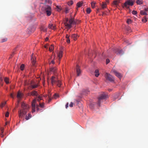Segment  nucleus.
<instances>
[{
  "label": "nucleus",
  "instance_id": "1",
  "mask_svg": "<svg viewBox=\"0 0 148 148\" xmlns=\"http://www.w3.org/2000/svg\"><path fill=\"white\" fill-rule=\"evenodd\" d=\"M21 109L18 111V116L20 118H22L24 115L26 114L29 108V106L24 102L21 104Z\"/></svg>",
  "mask_w": 148,
  "mask_h": 148
},
{
  "label": "nucleus",
  "instance_id": "2",
  "mask_svg": "<svg viewBox=\"0 0 148 148\" xmlns=\"http://www.w3.org/2000/svg\"><path fill=\"white\" fill-rule=\"evenodd\" d=\"M42 12L46 14L48 16H50L51 13V9L50 6L46 5L43 6L41 9Z\"/></svg>",
  "mask_w": 148,
  "mask_h": 148
},
{
  "label": "nucleus",
  "instance_id": "3",
  "mask_svg": "<svg viewBox=\"0 0 148 148\" xmlns=\"http://www.w3.org/2000/svg\"><path fill=\"white\" fill-rule=\"evenodd\" d=\"M74 20L71 18L68 20V18H66L65 19V21L64 22L65 25L69 29H70L72 27V24H76Z\"/></svg>",
  "mask_w": 148,
  "mask_h": 148
},
{
  "label": "nucleus",
  "instance_id": "4",
  "mask_svg": "<svg viewBox=\"0 0 148 148\" xmlns=\"http://www.w3.org/2000/svg\"><path fill=\"white\" fill-rule=\"evenodd\" d=\"M108 97L107 95L103 93L100 96L98 97V105L100 106L101 100L103 99H105Z\"/></svg>",
  "mask_w": 148,
  "mask_h": 148
},
{
  "label": "nucleus",
  "instance_id": "5",
  "mask_svg": "<svg viewBox=\"0 0 148 148\" xmlns=\"http://www.w3.org/2000/svg\"><path fill=\"white\" fill-rule=\"evenodd\" d=\"M105 76L107 79L109 80L110 82H114V77L110 74L106 73L105 74Z\"/></svg>",
  "mask_w": 148,
  "mask_h": 148
},
{
  "label": "nucleus",
  "instance_id": "6",
  "mask_svg": "<svg viewBox=\"0 0 148 148\" xmlns=\"http://www.w3.org/2000/svg\"><path fill=\"white\" fill-rule=\"evenodd\" d=\"M134 2L132 0H128L124 4V6L126 8H128L129 7L127 6V5L132 6L134 4Z\"/></svg>",
  "mask_w": 148,
  "mask_h": 148
},
{
  "label": "nucleus",
  "instance_id": "7",
  "mask_svg": "<svg viewBox=\"0 0 148 148\" xmlns=\"http://www.w3.org/2000/svg\"><path fill=\"white\" fill-rule=\"evenodd\" d=\"M111 72L114 73L115 75L119 78H121L122 77L121 74L118 72L115 69H112Z\"/></svg>",
  "mask_w": 148,
  "mask_h": 148
},
{
  "label": "nucleus",
  "instance_id": "8",
  "mask_svg": "<svg viewBox=\"0 0 148 148\" xmlns=\"http://www.w3.org/2000/svg\"><path fill=\"white\" fill-rule=\"evenodd\" d=\"M51 80L52 83L56 82H58V83H60L61 82L60 80L58 79L57 76H52Z\"/></svg>",
  "mask_w": 148,
  "mask_h": 148
},
{
  "label": "nucleus",
  "instance_id": "9",
  "mask_svg": "<svg viewBox=\"0 0 148 148\" xmlns=\"http://www.w3.org/2000/svg\"><path fill=\"white\" fill-rule=\"evenodd\" d=\"M115 52L118 55H122L124 53L122 49L118 48H116L115 50Z\"/></svg>",
  "mask_w": 148,
  "mask_h": 148
},
{
  "label": "nucleus",
  "instance_id": "10",
  "mask_svg": "<svg viewBox=\"0 0 148 148\" xmlns=\"http://www.w3.org/2000/svg\"><path fill=\"white\" fill-rule=\"evenodd\" d=\"M76 69L77 76H79L81 73L82 71L79 69V67L78 65H77Z\"/></svg>",
  "mask_w": 148,
  "mask_h": 148
},
{
  "label": "nucleus",
  "instance_id": "11",
  "mask_svg": "<svg viewBox=\"0 0 148 148\" xmlns=\"http://www.w3.org/2000/svg\"><path fill=\"white\" fill-rule=\"evenodd\" d=\"M36 59L35 57L34 56L33 54H32L31 56V60L32 61V64L34 66H35V64L36 63V61L35 60Z\"/></svg>",
  "mask_w": 148,
  "mask_h": 148
},
{
  "label": "nucleus",
  "instance_id": "12",
  "mask_svg": "<svg viewBox=\"0 0 148 148\" xmlns=\"http://www.w3.org/2000/svg\"><path fill=\"white\" fill-rule=\"evenodd\" d=\"M120 3L119 0H114L112 2V5L115 7H117L119 5V3Z\"/></svg>",
  "mask_w": 148,
  "mask_h": 148
},
{
  "label": "nucleus",
  "instance_id": "13",
  "mask_svg": "<svg viewBox=\"0 0 148 148\" xmlns=\"http://www.w3.org/2000/svg\"><path fill=\"white\" fill-rule=\"evenodd\" d=\"M36 103V99H34L32 102V107L33 112H35V103Z\"/></svg>",
  "mask_w": 148,
  "mask_h": 148
},
{
  "label": "nucleus",
  "instance_id": "14",
  "mask_svg": "<svg viewBox=\"0 0 148 148\" xmlns=\"http://www.w3.org/2000/svg\"><path fill=\"white\" fill-rule=\"evenodd\" d=\"M30 95L34 96H37L38 95V93L37 91H33L30 93Z\"/></svg>",
  "mask_w": 148,
  "mask_h": 148
},
{
  "label": "nucleus",
  "instance_id": "15",
  "mask_svg": "<svg viewBox=\"0 0 148 148\" xmlns=\"http://www.w3.org/2000/svg\"><path fill=\"white\" fill-rule=\"evenodd\" d=\"M4 81L6 83H9L11 82L10 79L7 77H5L4 78Z\"/></svg>",
  "mask_w": 148,
  "mask_h": 148
},
{
  "label": "nucleus",
  "instance_id": "16",
  "mask_svg": "<svg viewBox=\"0 0 148 148\" xmlns=\"http://www.w3.org/2000/svg\"><path fill=\"white\" fill-rule=\"evenodd\" d=\"M78 37V35L75 34H73L71 36V37L74 40H76Z\"/></svg>",
  "mask_w": 148,
  "mask_h": 148
},
{
  "label": "nucleus",
  "instance_id": "17",
  "mask_svg": "<svg viewBox=\"0 0 148 148\" xmlns=\"http://www.w3.org/2000/svg\"><path fill=\"white\" fill-rule=\"evenodd\" d=\"M58 57L60 59L62 56V51H60L58 54Z\"/></svg>",
  "mask_w": 148,
  "mask_h": 148
},
{
  "label": "nucleus",
  "instance_id": "18",
  "mask_svg": "<svg viewBox=\"0 0 148 148\" xmlns=\"http://www.w3.org/2000/svg\"><path fill=\"white\" fill-rule=\"evenodd\" d=\"M38 86L37 85H32L29 86L28 88L29 89L32 90V89L34 88H36Z\"/></svg>",
  "mask_w": 148,
  "mask_h": 148
},
{
  "label": "nucleus",
  "instance_id": "19",
  "mask_svg": "<svg viewBox=\"0 0 148 148\" xmlns=\"http://www.w3.org/2000/svg\"><path fill=\"white\" fill-rule=\"evenodd\" d=\"M101 6L102 9H104L106 7L107 4L105 2H102L101 5Z\"/></svg>",
  "mask_w": 148,
  "mask_h": 148
},
{
  "label": "nucleus",
  "instance_id": "20",
  "mask_svg": "<svg viewBox=\"0 0 148 148\" xmlns=\"http://www.w3.org/2000/svg\"><path fill=\"white\" fill-rule=\"evenodd\" d=\"M49 27L52 29H56V27L55 26L53 25V24H49Z\"/></svg>",
  "mask_w": 148,
  "mask_h": 148
},
{
  "label": "nucleus",
  "instance_id": "21",
  "mask_svg": "<svg viewBox=\"0 0 148 148\" xmlns=\"http://www.w3.org/2000/svg\"><path fill=\"white\" fill-rule=\"evenodd\" d=\"M95 75L96 77H98L99 75V71L98 69H96L95 72Z\"/></svg>",
  "mask_w": 148,
  "mask_h": 148
},
{
  "label": "nucleus",
  "instance_id": "22",
  "mask_svg": "<svg viewBox=\"0 0 148 148\" xmlns=\"http://www.w3.org/2000/svg\"><path fill=\"white\" fill-rule=\"evenodd\" d=\"M83 2H79L77 3V6L78 8L81 7L82 5Z\"/></svg>",
  "mask_w": 148,
  "mask_h": 148
},
{
  "label": "nucleus",
  "instance_id": "23",
  "mask_svg": "<svg viewBox=\"0 0 148 148\" xmlns=\"http://www.w3.org/2000/svg\"><path fill=\"white\" fill-rule=\"evenodd\" d=\"M22 96L21 93L20 92H18L17 94V97L18 98H21Z\"/></svg>",
  "mask_w": 148,
  "mask_h": 148
},
{
  "label": "nucleus",
  "instance_id": "24",
  "mask_svg": "<svg viewBox=\"0 0 148 148\" xmlns=\"http://www.w3.org/2000/svg\"><path fill=\"white\" fill-rule=\"evenodd\" d=\"M56 9L58 12L60 11L62 9L61 7L60 6L57 5L56 6Z\"/></svg>",
  "mask_w": 148,
  "mask_h": 148
},
{
  "label": "nucleus",
  "instance_id": "25",
  "mask_svg": "<svg viewBox=\"0 0 148 148\" xmlns=\"http://www.w3.org/2000/svg\"><path fill=\"white\" fill-rule=\"evenodd\" d=\"M54 47L53 45H51V46H50L49 48V50L51 52L52 51L53 49H54Z\"/></svg>",
  "mask_w": 148,
  "mask_h": 148
},
{
  "label": "nucleus",
  "instance_id": "26",
  "mask_svg": "<svg viewBox=\"0 0 148 148\" xmlns=\"http://www.w3.org/2000/svg\"><path fill=\"white\" fill-rule=\"evenodd\" d=\"M141 15H147V13L144 10H141L140 12Z\"/></svg>",
  "mask_w": 148,
  "mask_h": 148
},
{
  "label": "nucleus",
  "instance_id": "27",
  "mask_svg": "<svg viewBox=\"0 0 148 148\" xmlns=\"http://www.w3.org/2000/svg\"><path fill=\"white\" fill-rule=\"evenodd\" d=\"M50 70L51 71L53 72L54 73H55L56 72V68L54 67L51 68Z\"/></svg>",
  "mask_w": 148,
  "mask_h": 148
},
{
  "label": "nucleus",
  "instance_id": "28",
  "mask_svg": "<svg viewBox=\"0 0 148 148\" xmlns=\"http://www.w3.org/2000/svg\"><path fill=\"white\" fill-rule=\"evenodd\" d=\"M142 21L143 22L145 23L147 21V18H146V16H144L142 19Z\"/></svg>",
  "mask_w": 148,
  "mask_h": 148
},
{
  "label": "nucleus",
  "instance_id": "29",
  "mask_svg": "<svg viewBox=\"0 0 148 148\" xmlns=\"http://www.w3.org/2000/svg\"><path fill=\"white\" fill-rule=\"evenodd\" d=\"M136 3L137 4L139 5L141 4H142V1L140 0H137L136 1Z\"/></svg>",
  "mask_w": 148,
  "mask_h": 148
},
{
  "label": "nucleus",
  "instance_id": "30",
  "mask_svg": "<svg viewBox=\"0 0 148 148\" xmlns=\"http://www.w3.org/2000/svg\"><path fill=\"white\" fill-rule=\"evenodd\" d=\"M24 67H25L24 64H21V66H20L21 70V71L23 70L24 69Z\"/></svg>",
  "mask_w": 148,
  "mask_h": 148
},
{
  "label": "nucleus",
  "instance_id": "31",
  "mask_svg": "<svg viewBox=\"0 0 148 148\" xmlns=\"http://www.w3.org/2000/svg\"><path fill=\"white\" fill-rule=\"evenodd\" d=\"M42 99V97L40 96H38L36 98V100L39 101Z\"/></svg>",
  "mask_w": 148,
  "mask_h": 148
},
{
  "label": "nucleus",
  "instance_id": "32",
  "mask_svg": "<svg viewBox=\"0 0 148 148\" xmlns=\"http://www.w3.org/2000/svg\"><path fill=\"white\" fill-rule=\"evenodd\" d=\"M91 11V10L90 8H88L86 10V12L88 14H89Z\"/></svg>",
  "mask_w": 148,
  "mask_h": 148
},
{
  "label": "nucleus",
  "instance_id": "33",
  "mask_svg": "<svg viewBox=\"0 0 148 148\" xmlns=\"http://www.w3.org/2000/svg\"><path fill=\"white\" fill-rule=\"evenodd\" d=\"M6 102H5L2 103L0 105L1 107V108H3L4 106H5V105L6 104Z\"/></svg>",
  "mask_w": 148,
  "mask_h": 148
},
{
  "label": "nucleus",
  "instance_id": "34",
  "mask_svg": "<svg viewBox=\"0 0 148 148\" xmlns=\"http://www.w3.org/2000/svg\"><path fill=\"white\" fill-rule=\"evenodd\" d=\"M7 40V38H3L1 39V42H5Z\"/></svg>",
  "mask_w": 148,
  "mask_h": 148
},
{
  "label": "nucleus",
  "instance_id": "35",
  "mask_svg": "<svg viewBox=\"0 0 148 148\" xmlns=\"http://www.w3.org/2000/svg\"><path fill=\"white\" fill-rule=\"evenodd\" d=\"M132 20L130 19H128L127 20V23L128 24L131 23H132Z\"/></svg>",
  "mask_w": 148,
  "mask_h": 148
},
{
  "label": "nucleus",
  "instance_id": "36",
  "mask_svg": "<svg viewBox=\"0 0 148 148\" xmlns=\"http://www.w3.org/2000/svg\"><path fill=\"white\" fill-rule=\"evenodd\" d=\"M3 81V79L2 78V75L1 73H0V82H1Z\"/></svg>",
  "mask_w": 148,
  "mask_h": 148
},
{
  "label": "nucleus",
  "instance_id": "37",
  "mask_svg": "<svg viewBox=\"0 0 148 148\" xmlns=\"http://www.w3.org/2000/svg\"><path fill=\"white\" fill-rule=\"evenodd\" d=\"M9 113L8 112H6V113L5 116L6 117H8L9 116Z\"/></svg>",
  "mask_w": 148,
  "mask_h": 148
},
{
  "label": "nucleus",
  "instance_id": "38",
  "mask_svg": "<svg viewBox=\"0 0 148 148\" xmlns=\"http://www.w3.org/2000/svg\"><path fill=\"white\" fill-rule=\"evenodd\" d=\"M40 107L41 108H43L44 106V103H40Z\"/></svg>",
  "mask_w": 148,
  "mask_h": 148
},
{
  "label": "nucleus",
  "instance_id": "39",
  "mask_svg": "<svg viewBox=\"0 0 148 148\" xmlns=\"http://www.w3.org/2000/svg\"><path fill=\"white\" fill-rule=\"evenodd\" d=\"M95 3L94 2H92L91 3V6L92 8H94L95 5Z\"/></svg>",
  "mask_w": 148,
  "mask_h": 148
},
{
  "label": "nucleus",
  "instance_id": "40",
  "mask_svg": "<svg viewBox=\"0 0 148 148\" xmlns=\"http://www.w3.org/2000/svg\"><path fill=\"white\" fill-rule=\"evenodd\" d=\"M59 97V95H58L55 94L54 95V98L55 99H56L57 97Z\"/></svg>",
  "mask_w": 148,
  "mask_h": 148
},
{
  "label": "nucleus",
  "instance_id": "41",
  "mask_svg": "<svg viewBox=\"0 0 148 148\" xmlns=\"http://www.w3.org/2000/svg\"><path fill=\"white\" fill-rule=\"evenodd\" d=\"M49 99L48 100V102L49 103L51 101V98L49 95H48Z\"/></svg>",
  "mask_w": 148,
  "mask_h": 148
},
{
  "label": "nucleus",
  "instance_id": "42",
  "mask_svg": "<svg viewBox=\"0 0 148 148\" xmlns=\"http://www.w3.org/2000/svg\"><path fill=\"white\" fill-rule=\"evenodd\" d=\"M132 13L134 15H135L137 14V12L135 10H133L132 12Z\"/></svg>",
  "mask_w": 148,
  "mask_h": 148
},
{
  "label": "nucleus",
  "instance_id": "43",
  "mask_svg": "<svg viewBox=\"0 0 148 148\" xmlns=\"http://www.w3.org/2000/svg\"><path fill=\"white\" fill-rule=\"evenodd\" d=\"M73 103L72 102H71L70 104H69V106L71 107H73Z\"/></svg>",
  "mask_w": 148,
  "mask_h": 148
},
{
  "label": "nucleus",
  "instance_id": "44",
  "mask_svg": "<svg viewBox=\"0 0 148 148\" xmlns=\"http://www.w3.org/2000/svg\"><path fill=\"white\" fill-rule=\"evenodd\" d=\"M66 42L68 43H69L70 42V40L69 39V38H67Z\"/></svg>",
  "mask_w": 148,
  "mask_h": 148
},
{
  "label": "nucleus",
  "instance_id": "45",
  "mask_svg": "<svg viewBox=\"0 0 148 148\" xmlns=\"http://www.w3.org/2000/svg\"><path fill=\"white\" fill-rule=\"evenodd\" d=\"M110 62V60L109 59H107L106 60V63L108 64Z\"/></svg>",
  "mask_w": 148,
  "mask_h": 148
},
{
  "label": "nucleus",
  "instance_id": "46",
  "mask_svg": "<svg viewBox=\"0 0 148 148\" xmlns=\"http://www.w3.org/2000/svg\"><path fill=\"white\" fill-rule=\"evenodd\" d=\"M144 11L146 12H147V11H148V8H144Z\"/></svg>",
  "mask_w": 148,
  "mask_h": 148
},
{
  "label": "nucleus",
  "instance_id": "47",
  "mask_svg": "<svg viewBox=\"0 0 148 148\" xmlns=\"http://www.w3.org/2000/svg\"><path fill=\"white\" fill-rule=\"evenodd\" d=\"M1 132L3 133L4 131V129L3 128H1Z\"/></svg>",
  "mask_w": 148,
  "mask_h": 148
},
{
  "label": "nucleus",
  "instance_id": "48",
  "mask_svg": "<svg viewBox=\"0 0 148 148\" xmlns=\"http://www.w3.org/2000/svg\"><path fill=\"white\" fill-rule=\"evenodd\" d=\"M3 133L2 132H1L0 133V136L1 138H3L4 136V135L3 134Z\"/></svg>",
  "mask_w": 148,
  "mask_h": 148
},
{
  "label": "nucleus",
  "instance_id": "49",
  "mask_svg": "<svg viewBox=\"0 0 148 148\" xmlns=\"http://www.w3.org/2000/svg\"><path fill=\"white\" fill-rule=\"evenodd\" d=\"M51 63L52 64H54L55 63V62L53 60H51V62H50L49 64H51Z\"/></svg>",
  "mask_w": 148,
  "mask_h": 148
},
{
  "label": "nucleus",
  "instance_id": "50",
  "mask_svg": "<svg viewBox=\"0 0 148 148\" xmlns=\"http://www.w3.org/2000/svg\"><path fill=\"white\" fill-rule=\"evenodd\" d=\"M41 30L42 31H43L44 32H46V29H44L42 27L41 28Z\"/></svg>",
  "mask_w": 148,
  "mask_h": 148
},
{
  "label": "nucleus",
  "instance_id": "51",
  "mask_svg": "<svg viewBox=\"0 0 148 148\" xmlns=\"http://www.w3.org/2000/svg\"><path fill=\"white\" fill-rule=\"evenodd\" d=\"M30 117H28V116H26L25 117V119L26 120H28L29 119H30Z\"/></svg>",
  "mask_w": 148,
  "mask_h": 148
},
{
  "label": "nucleus",
  "instance_id": "52",
  "mask_svg": "<svg viewBox=\"0 0 148 148\" xmlns=\"http://www.w3.org/2000/svg\"><path fill=\"white\" fill-rule=\"evenodd\" d=\"M69 10V9L68 8H66V10H65V13H68V11Z\"/></svg>",
  "mask_w": 148,
  "mask_h": 148
},
{
  "label": "nucleus",
  "instance_id": "53",
  "mask_svg": "<svg viewBox=\"0 0 148 148\" xmlns=\"http://www.w3.org/2000/svg\"><path fill=\"white\" fill-rule=\"evenodd\" d=\"M68 105H69V103H67L66 105V108H67L68 107Z\"/></svg>",
  "mask_w": 148,
  "mask_h": 148
},
{
  "label": "nucleus",
  "instance_id": "54",
  "mask_svg": "<svg viewBox=\"0 0 148 148\" xmlns=\"http://www.w3.org/2000/svg\"><path fill=\"white\" fill-rule=\"evenodd\" d=\"M31 114H28V116L29 117H30V118H31Z\"/></svg>",
  "mask_w": 148,
  "mask_h": 148
},
{
  "label": "nucleus",
  "instance_id": "55",
  "mask_svg": "<svg viewBox=\"0 0 148 148\" xmlns=\"http://www.w3.org/2000/svg\"><path fill=\"white\" fill-rule=\"evenodd\" d=\"M62 84H57V86L59 87H60L61 86Z\"/></svg>",
  "mask_w": 148,
  "mask_h": 148
},
{
  "label": "nucleus",
  "instance_id": "56",
  "mask_svg": "<svg viewBox=\"0 0 148 148\" xmlns=\"http://www.w3.org/2000/svg\"><path fill=\"white\" fill-rule=\"evenodd\" d=\"M69 38V36H68V35H66V38Z\"/></svg>",
  "mask_w": 148,
  "mask_h": 148
},
{
  "label": "nucleus",
  "instance_id": "57",
  "mask_svg": "<svg viewBox=\"0 0 148 148\" xmlns=\"http://www.w3.org/2000/svg\"><path fill=\"white\" fill-rule=\"evenodd\" d=\"M73 4V2L72 1H71V2L69 4V5H71Z\"/></svg>",
  "mask_w": 148,
  "mask_h": 148
},
{
  "label": "nucleus",
  "instance_id": "58",
  "mask_svg": "<svg viewBox=\"0 0 148 148\" xmlns=\"http://www.w3.org/2000/svg\"><path fill=\"white\" fill-rule=\"evenodd\" d=\"M48 39H49V38L48 37H47L46 38L45 40V41H47L48 40Z\"/></svg>",
  "mask_w": 148,
  "mask_h": 148
},
{
  "label": "nucleus",
  "instance_id": "59",
  "mask_svg": "<svg viewBox=\"0 0 148 148\" xmlns=\"http://www.w3.org/2000/svg\"><path fill=\"white\" fill-rule=\"evenodd\" d=\"M10 96L12 98H13V95L12 94H11L10 95Z\"/></svg>",
  "mask_w": 148,
  "mask_h": 148
},
{
  "label": "nucleus",
  "instance_id": "60",
  "mask_svg": "<svg viewBox=\"0 0 148 148\" xmlns=\"http://www.w3.org/2000/svg\"><path fill=\"white\" fill-rule=\"evenodd\" d=\"M106 1V2H107V3H109V0H105Z\"/></svg>",
  "mask_w": 148,
  "mask_h": 148
},
{
  "label": "nucleus",
  "instance_id": "61",
  "mask_svg": "<svg viewBox=\"0 0 148 148\" xmlns=\"http://www.w3.org/2000/svg\"><path fill=\"white\" fill-rule=\"evenodd\" d=\"M38 105H37L36 107L37 110H38L39 109L38 108Z\"/></svg>",
  "mask_w": 148,
  "mask_h": 148
},
{
  "label": "nucleus",
  "instance_id": "62",
  "mask_svg": "<svg viewBox=\"0 0 148 148\" xmlns=\"http://www.w3.org/2000/svg\"><path fill=\"white\" fill-rule=\"evenodd\" d=\"M8 123H9V122H6L5 123V125H7V124H8Z\"/></svg>",
  "mask_w": 148,
  "mask_h": 148
},
{
  "label": "nucleus",
  "instance_id": "63",
  "mask_svg": "<svg viewBox=\"0 0 148 148\" xmlns=\"http://www.w3.org/2000/svg\"><path fill=\"white\" fill-rule=\"evenodd\" d=\"M47 45H45V48H47Z\"/></svg>",
  "mask_w": 148,
  "mask_h": 148
},
{
  "label": "nucleus",
  "instance_id": "64",
  "mask_svg": "<svg viewBox=\"0 0 148 148\" xmlns=\"http://www.w3.org/2000/svg\"><path fill=\"white\" fill-rule=\"evenodd\" d=\"M89 93V91H86V94H88Z\"/></svg>",
  "mask_w": 148,
  "mask_h": 148
}]
</instances>
